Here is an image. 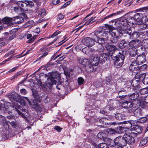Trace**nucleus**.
Listing matches in <instances>:
<instances>
[{
    "label": "nucleus",
    "mask_w": 148,
    "mask_h": 148,
    "mask_svg": "<svg viewBox=\"0 0 148 148\" xmlns=\"http://www.w3.org/2000/svg\"><path fill=\"white\" fill-rule=\"evenodd\" d=\"M107 55V53H101L99 56L92 54L91 57L92 61L96 62L93 64L97 65L99 62L101 63L105 62L107 60V56H108Z\"/></svg>",
    "instance_id": "obj_1"
},
{
    "label": "nucleus",
    "mask_w": 148,
    "mask_h": 148,
    "mask_svg": "<svg viewBox=\"0 0 148 148\" xmlns=\"http://www.w3.org/2000/svg\"><path fill=\"white\" fill-rule=\"evenodd\" d=\"M125 16H127V17H125L127 18H124L122 19V22H125V23H124L123 24L121 23V24L126 25L127 24L129 25H130L131 24H136L137 25L138 24V23L136 21L134 16H132L131 14H127L125 15Z\"/></svg>",
    "instance_id": "obj_2"
},
{
    "label": "nucleus",
    "mask_w": 148,
    "mask_h": 148,
    "mask_svg": "<svg viewBox=\"0 0 148 148\" xmlns=\"http://www.w3.org/2000/svg\"><path fill=\"white\" fill-rule=\"evenodd\" d=\"M115 58L114 65L116 68H120L122 66L123 63L125 58L124 56L119 52V55L116 56Z\"/></svg>",
    "instance_id": "obj_3"
},
{
    "label": "nucleus",
    "mask_w": 148,
    "mask_h": 148,
    "mask_svg": "<svg viewBox=\"0 0 148 148\" xmlns=\"http://www.w3.org/2000/svg\"><path fill=\"white\" fill-rule=\"evenodd\" d=\"M119 33L122 34H127L125 36V38L124 39L125 42H128L132 39L131 36L132 30L130 28L127 29H121L119 31Z\"/></svg>",
    "instance_id": "obj_4"
},
{
    "label": "nucleus",
    "mask_w": 148,
    "mask_h": 148,
    "mask_svg": "<svg viewBox=\"0 0 148 148\" xmlns=\"http://www.w3.org/2000/svg\"><path fill=\"white\" fill-rule=\"evenodd\" d=\"M57 75L56 73H51L50 76L47 79V85L48 87H51L54 84H56V81L54 79Z\"/></svg>",
    "instance_id": "obj_5"
},
{
    "label": "nucleus",
    "mask_w": 148,
    "mask_h": 148,
    "mask_svg": "<svg viewBox=\"0 0 148 148\" xmlns=\"http://www.w3.org/2000/svg\"><path fill=\"white\" fill-rule=\"evenodd\" d=\"M124 138L126 142V145L127 144L129 145H133L135 140L134 138L129 134H125L124 135Z\"/></svg>",
    "instance_id": "obj_6"
},
{
    "label": "nucleus",
    "mask_w": 148,
    "mask_h": 148,
    "mask_svg": "<svg viewBox=\"0 0 148 148\" xmlns=\"http://www.w3.org/2000/svg\"><path fill=\"white\" fill-rule=\"evenodd\" d=\"M84 45L87 47H92L95 44V39L88 37L85 38L82 40Z\"/></svg>",
    "instance_id": "obj_7"
},
{
    "label": "nucleus",
    "mask_w": 148,
    "mask_h": 148,
    "mask_svg": "<svg viewBox=\"0 0 148 148\" xmlns=\"http://www.w3.org/2000/svg\"><path fill=\"white\" fill-rule=\"evenodd\" d=\"M115 143L116 145L119 147L124 146L126 145V142L124 138V135L123 137L119 136L115 138Z\"/></svg>",
    "instance_id": "obj_8"
},
{
    "label": "nucleus",
    "mask_w": 148,
    "mask_h": 148,
    "mask_svg": "<svg viewBox=\"0 0 148 148\" xmlns=\"http://www.w3.org/2000/svg\"><path fill=\"white\" fill-rule=\"evenodd\" d=\"M94 34L97 38L106 37L107 35V33H105V31L102 29L95 31Z\"/></svg>",
    "instance_id": "obj_9"
},
{
    "label": "nucleus",
    "mask_w": 148,
    "mask_h": 148,
    "mask_svg": "<svg viewBox=\"0 0 148 148\" xmlns=\"http://www.w3.org/2000/svg\"><path fill=\"white\" fill-rule=\"evenodd\" d=\"M139 10L141 13H136L133 15L137 22H140L142 20H143L144 13H143L142 10H141V8L139 9Z\"/></svg>",
    "instance_id": "obj_10"
},
{
    "label": "nucleus",
    "mask_w": 148,
    "mask_h": 148,
    "mask_svg": "<svg viewBox=\"0 0 148 148\" xmlns=\"http://www.w3.org/2000/svg\"><path fill=\"white\" fill-rule=\"evenodd\" d=\"M146 61L145 57L143 56H139L136 59L135 61L137 65H141L144 63Z\"/></svg>",
    "instance_id": "obj_11"
},
{
    "label": "nucleus",
    "mask_w": 148,
    "mask_h": 148,
    "mask_svg": "<svg viewBox=\"0 0 148 148\" xmlns=\"http://www.w3.org/2000/svg\"><path fill=\"white\" fill-rule=\"evenodd\" d=\"M91 61H90L89 60L86 58H82L79 59L78 61L79 63L83 65L86 66L88 65H89L90 63H92L93 62H94L93 61H92L91 58Z\"/></svg>",
    "instance_id": "obj_12"
},
{
    "label": "nucleus",
    "mask_w": 148,
    "mask_h": 148,
    "mask_svg": "<svg viewBox=\"0 0 148 148\" xmlns=\"http://www.w3.org/2000/svg\"><path fill=\"white\" fill-rule=\"evenodd\" d=\"M143 32H138L134 31L132 32L131 36L132 39H134L141 38V36L143 35Z\"/></svg>",
    "instance_id": "obj_13"
},
{
    "label": "nucleus",
    "mask_w": 148,
    "mask_h": 148,
    "mask_svg": "<svg viewBox=\"0 0 148 148\" xmlns=\"http://www.w3.org/2000/svg\"><path fill=\"white\" fill-rule=\"evenodd\" d=\"M106 48L109 52V54L107 53L108 55L107 56H112L116 49L115 46L113 45H108L107 47Z\"/></svg>",
    "instance_id": "obj_14"
},
{
    "label": "nucleus",
    "mask_w": 148,
    "mask_h": 148,
    "mask_svg": "<svg viewBox=\"0 0 148 148\" xmlns=\"http://www.w3.org/2000/svg\"><path fill=\"white\" fill-rule=\"evenodd\" d=\"M14 23L17 24L21 23L24 21L23 17L19 16H16L12 18Z\"/></svg>",
    "instance_id": "obj_15"
},
{
    "label": "nucleus",
    "mask_w": 148,
    "mask_h": 148,
    "mask_svg": "<svg viewBox=\"0 0 148 148\" xmlns=\"http://www.w3.org/2000/svg\"><path fill=\"white\" fill-rule=\"evenodd\" d=\"M140 41L138 40H133L129 43L130 46L133 47H137L140 44Z\"/></svg>",
    "instance_id": "obj_16"
},
{
    "label": "nucleus",
    "mask_w": 148,
    "mask_h": 148,
    "mask_svg": "<svg viewBox=\"0 0 148 148\" xmlns=\"http://www.w3.org/2000/svg\"><path fill=\"white\" fill-rule=\"evenodd\" d=\"M2 21L4 24H7L8 25L10 26L13 24L12 18L5 17L3 18Z\"/></svg>",
    "instance_id": "obj_17"
},
{
    "label": "nucleus",
    "mask_w": 148,
    "mask_h": 148,
    "mask_svg": "<svg viewBox=\"0 0 148 148\" xmlns=\"http://www.w3.org/2000/svg\"><path fill=\"white\" fill-rule=\"evenodd\" d=\"M143 13H144L143 20L148 21V7H147L141 8Z\"/></svg>",
    "instance_id": "obj_18"
},
{
    "label": "nucleus",
    "mask_w": 148,
    "mask_h": 148,
    "mask_svg": "<svg viewBox=\"0 0 148 148\" xmlns=\"http://www.w3.org/2000/svg\"><path fill=\"white\" fill-rule=\"evenodd\" d=\"M17 3L20 9L26 10L27 8H26L27 7V3H26L25 1H18L17 2Z\"/></svg>",
    "instance_id": "obj_19"
},
{
    "label": "nucleus",
    "mask_w": 148,
    "mask_h": 148,
    "mask_svg": "<svg viewBox=\"0 0 148 148\" xmlns=\"http://www.w3.org/2000/svg\"><path fill=\"white\" fill-rule=\"evenodd\" d=\"M112 31L110 33V34L111 35V36L113 38H112L111 39V41L113 43H116L117 42V37L118 36L116 35V32H115V31Z\"/></svg>",
    "instance_id": "obj_20"
},
{
    "label": "nucleus",
    "mask_w": 148,
    "mask_h": 148,
    "mask_svg": "<svg viewBox=\"0 0 148 148\" xmlns=\"http://www.w3.org/2000/svg\"><path fill=\"white\" fill-rule=\"evenodd\" d=\"M103 29H104L105 31V33H110L111 31H113L114 30V28L112 26L109 25L108 24H106L104 28H102Z\"/></svg>",
    "instance_id": "obj_21"
},
{
    "label": "nucleus",
    "mask_w": 148,
    "mask_h": 148,
    "mask_svg": "<svg viewBox=\"0 0 148 148\" xmlns=\"http://www.w3.org/2000/svg\"><path fill=\"white\" fill-rule=\"evenodd\" d=\"M138 66L136 64L135 61L132 62V63L129 67L130 69L133 72L138 70Z\"/></svg>",
    "instance_id": "obj_22"
},
{
    "label": "nucleus",
    "mask_w": 148,
    "mask_h": 148,
    "mask_svg": "<svg viewBox=\"0 0 148 148\" xmlns=\"http://www.w3.org/2000/svg\"><path fill=\"white\" fill-rule=\"evenodd\" d=\"M131 106H130V107L128 108L127 110L128 112L131 114H133L134 112L136 110L137 108L135 106V105L134 104L132 103Z\"/></svg>",
    "instance_id": "obj_23"
},
{
    "label": "nucleus",
    "mask_w": 148,
    "mask_h": 148,
    "mask_svg": "<svg viewBox=\"0 0 148 148\" xmlns=\"http://www.w3.org/2000/svg\"><path fill=\"white\" fill-rule=\"evenodd\" d=\"M105 37H100L99 38H95V42L97 44L96 45H98V44H101L102 45L104 44L105 42L104 39Z\"/></svg>",
    "instance_id": "obj_24"
},
{
    "label": "nucleus",
    "mask_w": 148,
    "mask_h": 148,
    "mask_svg": "<svg viewBox=\"0 0 148 148\" xmlns=\"http://www.w3.org/2000/svg\"><path fill=\"white\" fill-rule=\"evenodd\" d=\"M129 98L131 100L137 99L139 97V94L137 92H135L130 95H128Z\"/></svg>",
    "instance_id": "obj_25"
},
{
    "label": "nucleus",
    "mask_w": 148,
    "mask_h": 148,
    "mask_svg": "<svg viewBox=\"0 0 148 148\" xmlns=\"http://www.w3.org/2000/svg\"><path fill=\"white\" fill-rule=\"evenodd\" d=\"M145 77V74L143 73L140 74L138 73L136 74L135 76V78L137 79H139L140 80H143Z\"/></svg>",
    "instance_id": "obj_26"
},
{
    "label": "nucleus",
    "mask_w": 148,
    "mask_h": 148,
    "mask_svg": "<svg viewBox=\"0 0 148 148\" xmlns=\"http://www.w3.org/2000/svg\"><path fill=\"white\" fill-rule=\"evenodd\" d=\"M142 111L140 108H137L136 110L134 112V114L137 117H140L142 116Z\"/></svg>",
    "instance_id": "obj_27"
},
{
    "label": "nucleus",
    "mask_w": 148,
    "mask_h": 148,
    "mask_svg": "<svg viewBox=\"0 0 148 148\" xmlns=\"http://www.w3.org/2000/svg\"><path fill=\"white\" fill-rule=\"evenodd\" d=\"M38 16L41 18H42L46 15V11L44 9H42L40 10L38 12Z\"/></svg>",
    "instance_id": "obj_28"
},
{
    "label": "nucleus",
    "mask_w": 148,
    "mask_h": 148,
    "mask_svg": "<svg viewBox=\"0 0 148 148\" xmlns=\"http://www.w3.org/2000/svg\"><path fill=\"white\" fill-rule=\"evenodd\" d=\"M137 25H138V24ZM139 28L140 30H143L148 28V24H147L145 23H142L141 24H139Z\"/></svg>",
    "instance_id": "obj_29"
},
{
    "label": "nucleus",
    "mask_w": 148,
    "mask_h": 148,
    "mask_svg": "<svg viewBox=\"0 0 148 148\" xmlns=\"http://www.w3.org/2000/svg\"><path fill=\"white\" fill-rule=\"evenodd\" d=\"M90 63L89 65H88L86 67V71L89 73L92 72L93 70V67Z\"/></svg>",
    "instance_id": "obj_30"
},
{
    "label": "nucleus",
    "mask_w": 148,
    "mask_h": 148,
    "mask_svg": "<svg viewBox=\"0 0 148 148\" xmlns=\"http://www.w3.org/2000/svg\"><path fill=\"white\" fill-rule=\"evenodd\" d=\"M97 48L96 50L99 52H103L104 50V48L102 45L98 44V45H96Z\"/></svg>",
    "instance_id": "obj_31"
},
{
    "label": "nucleus",
    "mask_w": 148,
    "mask_h": 148,
    "mask_svg": "<svg viewBox=\"0 0 148 148\" xmlns=\"http://www.w3.org/2000/svg\"><path fill=\"white\" fill-rule=\"evenodd\" d=\"M115 118L117 120H121L125 118V116L123 115L121 113H117L115 115Z\"/></svg>",
    "instance_id": "obj_32"
},
{
    "label": "nucleus",
    "mask_w": 148,
    "mask_h": 148,
    "mask_svg": "<svg viewBox=\"0 0 148 148\" xmlns=\"http://www.w3.org/2000/svg\"><path fill=\"white\" fill-rule=\"evenodd\" d=\"M124 127H122L119 126L117 127H116L114 129L115 133L121 134V133L123 131V129Z\"/></svg>",
    "instance_id": "obj_33"
},
{
    "label": "nucleus",
    "mask_w": 148,
    "mask_h": 148,
    "mask_svg": "<svg viewBox=\"0 0 148 148\" xmlns=\"http://www.w3.org/2000/svg\"><path fill=\"white\" fill-rule=\"evenodd\" d=\"M122 123L124 124L123 127L125 128L129 129L132 127L131 124H130L129 121H123Z\"/></svg>",
    "instance_id": "obj_34"
},
{
    "label": "nucleus",
    "mask_w": 148,
    "mask_h": 148,
    "mask_svg": "<svg viewBox=\"0 0 148 148\" xmlns=\"http://www.w3.org/2000/svg\"><path fill=\"white\" fill-rule=\"evenodd\" d=\"M132 103L128 101H126L122 103V106L124 108H128L131 106Z\"/></svg>",
    "instance_id": "obj_35"
},
{
    "label": "nucleus",
    "mask_w": 148,
    "mask_h": 148,
    "mask_svg": "<svg viewBox=\"0 0 148 148\" xmlns=\"http://www.w3.org/2000/svg\"><path fill=\"white\" fill-rule=\"evenodd\" d=\"M148 141V137H146L142 140L140 143V146H142L146 144Z\"/></svg>",
    "instance_id": "obj_36"
},
{
    "label": "nucleus",
    "mask_w": 148,
    "mask_h": 148,
    "mask_svg": "<svg viewBox=\"0 0 148 148\" xmlns=\"http://www.w3.org/2000/svg\"><path fill=\"white\" fill-rule=\"evenodd\" d=\"M108 145L110 147H114L116 145V144L115 143V139H114V140L111 139H109L108 140Z\"/></svg>",
    "instance_id": "obj_37"
},
{
    "label": "nucleus",
    "mask_w": 148,
    "mask_h": 148,
    "mask_svg": "<svg viewBox=\"0 0 148 148\" xmlns=\"http://www.w3.org/2000/svg\"><path fill=\"white\" fill-rule=\"evenodd\" d=\"M95 18L96 17L95 16L92 17L90 19L87 20V21H86L85 23L87 25L92 23L95 21Z\"/></svg>",
    "instance_id": "obj_38"
},
{
    "label": "nucleus",
    "mask_w": 148,
    "mask_h": 148,
    "mask_svg": "<svg viewBox=\"0 0 148 148\" xmlns=\"http://www.w3.org/2000/svg\"><path fill=\"white\" fill-rule=\"evenodd\" d=\"M140 93L141 94L145 95L148 93V88L147 87L141 89L140 90Z\"/></svg>",
    "instance_id": "obj_39"
},
{
    "label": "nucleus",
    "mask_w": 148,
    "mask_h": 148,
    "mask_svg": "<svg viewBox=\"0 0 148 148\" xmlns=\"http://www.w3.org/2000/svg\"><path fill=\"white\" fill-rule=\"evenodd\" d=\"M105 134L103 132H99L97 135V136L98 138L101 139L105 136Z\"/></svg>",
    "instance_id": "obj_40"
},
{
    "label": "nucleus",
    "mask_w": 148,
    "mask_h": 148,
    "mask_svg": "<svg viewBox=\"0 0 148 148\" xmlns=\"http://www.w3.org/2000/svg\"><path fill=\"white\" fill-rule=\"evenodd\" d=\"M134 128V130H135L136 131L138 134H140L142 132V131L141 130V128L138 126H135V127H133L132 129Z\"/></svg>",
    "instance_id": "obj_41"
},
{
    "label": "nucleus",
    "mask_w": 148,
    "mask_h": 148,
    "mask_svg": "<svg viewBox=\"0 0 148 148\" xmlns=\"http://www.w3.org/2000/svg\"><path fill=\"white\" fill-rule=\"evenodd\" d=\"M106 132L107 133L110 134H115L114 129L112 128L107 129Z\"/></svg>",
    "instance_id": "obj_42"
},
{
    "label": "nucleus",
    "mask_w": 148,
    "mask_h": 148,
    "mask_svg": "<svg viewBox=\"0 0 148 148\" xmlns=\"http://www.w3.org/2000/svg\"><path fill=\"white\" fill-rule=\"evenodd\" d=\"M147 66L146 64H144L140 66H138V69L140 71H143L147 68Z\"/></svg>",
    "instance_id": "obj_43"
},
{
    "label": "nucleus",
    "mask_w": 148,
    "mask_h": 148,
    "mask_svg": "<svg viewBox=\"0 0 148 148\" xmlns=\"http://www.w3.org/2000/svg\"><path fill=\"white\" fill-rule=\"evenodd\" d=\"M25 1L27 3V6H29L30 7H32L34 5V3L33 2L31 1L25 0Z\"/></svg>",
    "instance_id": "obj_44"
},
{
    "label": "nucleus",
    "mask_w": 148,
    "mask_h": 148,
    "mask_svg": "<svg viewBox=\"0 0 148 148\" xmlns=\"http://www.w3.org/2000/svg\"><path fill=\"white\" fill-rule=\"evenodd\" d=\"M136 79H133L132 82V85L134 87L137 86L139 84L138 80Z\"/></svg>",
    "instance_id": "obj_45"
},
{
    "label": "nucleus",
    "mask_w": 148,
    "mask_h": 148,
    "mask_svg": "<svg viewBox=\"0 0 148 148\" xmlns=\"http://www.w3.org/2000/svg\"><path fill=\"white\" fill-rule=\"evenodd\" d=\"M130 55L131 56H135L136 55V50H133L132 49H130Z\"/></svg>",
    "instance_id": "obj_46"
},
{
    "label": "nucleus",
    "mask_w": 148,
    "mask_h": 148,
    "mask_svg": "<svg viewBox=\"0 0 148 148\" xmlns=\"http://www.w3.org/2000/svg\"><path fill=\"white\" fill-rule=\"evenodd\" d=\"M147 120V119L145 117L140 118L138 120L139 122L141 123L145 122Z\"/></svg>",
    "instance_id": "obj_47"
},
{
    "label": "nucleus",
    "mask_w": 148,
    "mask_h": 148,
    "mask_svg": "<svg viewBox=\"0 0 148 148\" xmlns=\"http://www.w3.org/2000/svg\"><path fill=\"white\" fill-rule=\"evenodd\" d=\"M143 82L144 85L148 87V78L145 77L143 80Z\"/></svg>",
    "instance_id": "obj_48"
},
{
    "label": "nucleus",
    "mask_w": 148,
    "mask_h": 148,
    "mask_svg": "<svg viewBox=\"0 0 148 148\" xmlns=\"http://www.w3.org/2000/svg\"><path fill=\"white\" fill-rule=\"evenodd\" d=\"M37 36V35H34L33 36L30 38L28 41V43H31L32 42L36 39V37Z\"/></svg>",
    "instance_id": "obj_49"
},
{
    "label": "nucleus",
    "mask_w": 148,
    "mask_h": 148,
    "mask_svg": "<svg viewBox=\"0 0 148 148\" xmlns=\"http://www.w3.org/2000/svg\"><path fill=\"white\" fill-rule=\"evenodd\" d=\"M130 124H131L132 127L133 126V127H135V126H136V121L135 120H130L129 121Z\"/></svg>",
    "instance_id": "obj_50"
},
{
    "label": "nucleus",
    "mask_w": 148,
    "mask_h": 148,
    "mask_svg": "<svg viewBox=\"0 0 148 148\" xmlns=\"http://www.w3.org/2000/svg\"><path fill=\"white\" fill-rule=\"evenodd\" d=\"M20 93L22 95H25L28 93V91L25 89L22 88L20 90Z\"/></svg>",
    "instance_id": "obj_51"
},
{
    "label": "nucleus",
    "mask_w": 148,
    "mask_h": 148,
    "mask_svg": "<svg viewBox=\"0 0 148 148\" xmlns=\"http://www.w3.org/2000/svg\"><path fill=\"white\" fill-rule=\"evenodd\" d=\"M64 17V16L62 14L60 13L57 16V19L58 20H60L63 19Z\"/></svg>",
    "instance_id": "obj_52"
},
{
    "label": "nucleus",
    "mask_w": 148,
    "mask_h": 148,
    "mask_svg": "<svg viewBox=\"0 0 148 148\" xmlns=\"http://www.w3.org/2000/svg\"><path fill=\"white\" fill-rule=\"evenodd\" d=\"M20 103L23 106H25V102L24 99L22 97H21L20 99Z\"/></svg>",
    "instance_id": "obj_53"
},
{
    "label": "nucleus",
    "mask_w": 148,
    "mask_h": 148,
    "mask_svg": "<svg viewBox=\"0 0 148 148\" xmlns=\"http://www.w3.org/2000/svg\"><path fill=\"white\" fill-rule=\"evenodd\" d=\"M143 102H144L146 103H148V95L144 97H143L142 99Z\"/></svg>",
    "instance_id": "obj_54"
},
{
    "label": "nucleus",
    "mask_w": 148,
    "mask_h": 148,
    "mask_svg": "<svg viewBox=\"0 0 148 148\" xmlns=\"http://www.w3.org/2000/svg\"><path fill=\"white\" fill-rule=\"evenodd\" d=\"M84 81V79L81 77H79L78 78V82L79 85H81L82 84Z\"/></svg>",
    "instance_id": "obj_55"
},
{
    "label": "nucleus",
    "mask_w": 148,
    "mask_h": 148,
    "mask_svg": "<svg viewBox=\"0 0 148 148\" xmlns=\"http://www.w3.org/2000/svg\"><path fill=\"white\" fill-rule=\"evenodd\" d=\"M13 108H15V109H16V111L22 117L24 118L25 117V116L19 110H18L16 109V108L14 107H13Z\"/></svg>",
    "instance_id": "obj_56"
},
{
    "label": "nucleus",
    "mask_w": 148,
    "mask_h": 148,
    "mask_svg": "<svg viewBox=\"0 0 148 148\" xmlns=\"http://www.w3.org/2000/svg\"><path fill=\"white\" fill-rule=\"evenodd\" d=\"M54 129L58 132H60L61 131L62 128H61L60 127L58 126H55L54 127Z\"/></svg>",
    "instance_id": "obj_57"
},
{
    "label": "nucleus",
    "mask_w": 148,
    "mask_h": 148,
    "mask_svg": "<svg viewBox=\"0 0 148 148\" xmlns=\"http://www.w3.org/2000/svg\"><path fill=\"white\" fill-rule=\"evenodd\" d=\"M16 37V35L14 34H10V36L9 39L10 40H12L15 38Z\"/></svg>",
    "instance_id": "obj_58"
},
{
    "label": "nucleus",
    "mask_w": 148,
    "mask_h": 148,
    "mask_svg": "<svg viewBox=\"0 0 148 148\" xmlns=\"http://www.w3.org/2000/svg\"><path fill=\"white\" fill-rule=\"evenodd\" d=\"M106 119L104 118H101L99 120V122L101 124H104L105 123V121Z\"/></svg>",
    "instance_id": "obj_59"
},
{
    "label": "nucleus",
    "mask_w": 148,
    "mask_h": 148,
    "mask_svg": "<svg viewBox=\"0 0 148 148\" xmlns=\"http://www.w3.org/2000/svg\"><path fill=\"white\" fill-rule=\"evenodd\" d=\"M106 144L103 143L99 144L98 146V148H103L104 147V145Z\"/></svg>",
    "instance_id": "obj_60"
},
{
    "label": "nucleus",
    "mask_w": 148,
    "mask_h": 148,
    "mask_svg": "<svg viewBox=\"0 0 148 148\" xmlns=\"http://www.w3.org/2000/svg\"><path fill=\"white\" fill-rule=\"evenodd\" d=\"M47 53L48 51H45L44 52V53L42 54V55L40 56V59L41 58H44V57L46 56L47 54Z\"/></svg>",
    "instance_id": "obj_61"
},
{
    "label": "nucleus",
    "mask_w": 148,
    "mask_h": 148,
    "mask_svg": "<svg viewBox=\"0 0 148 148\" xmlns=\"http://www.w3.org/2000/svg\"><path fill=\"white\" fill-rule=\"evenodd\" d=\"M10 125L13 127H15L16 126V123L14 121L9 122Z\"/></svg>",
    "instance_id": "obj_62"
},
{
    "label": "nucleus",
    "mask_w": 148,
    "mask_h": 148,
    "mask_svg": "<svg viewBox=\"0 0 148 148\" xmlns=\"http://www.w3.org/2000/svg\"><path fill=\"white\" fill-rule=\"evenodd\" d=\"M40 29L39 28H37L34 29L33 32L35 33H38L40 32Z\"/></svg>",
    "instance_id": "obj_63"
},
{
    "label": "nucleus",
    "mask_w": 148,
    "mask_h": 148,
    "mask_svg": "<svg viewBox=\"0 0 148 148\" xmlns=\"http://www.w3.org/2000/svg\"><path fill=\"white\" fill-rule=\"evenodd\" d=\"M60 2V0H53V4L57 5Z\"/></svg>",
    "instance_id": "obj_64"
}]
</instances>
